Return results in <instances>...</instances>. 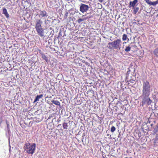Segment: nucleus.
Segmentation results:
<instances>
[{
	"instance_id": "19",
	"label": "nucleus",
	"mask_w": 158,
	"mask_h": 158,
	"mask_svg": "<svg viewBox=\"0 0 158 158\" xmlns=\"http://www.w3.org/2000/svg\"><path fill=\"white\" fill-rule=\"evenodd\" d=\"M63 126L64 129H67L68 127V125L67 123H65L63 124Z\"/></svg>"
},
{
	"instance_id": "6",
	"label": "nucleus",
	"mask_w": 158,
	"mask_h": 158,
	"mask_svg": "<svg viewBox=\"0 0 158 158\" xmlns=\"http://www.w3.org/2000/svg\"><path fill=\"white\" fill-rule=\"evenodd\" d=\"M89 9V7L88 5L81 3L80 6V10L81 12L84 13L86 12Z\"/></svg>"
},
{
	"instance_id": "11",
	"label": "nucleus",
	"mask_w": 158,
	"mask_h": 158,
	"mask_svg": "<svg viewBox=\"0 0 158 158\" xmlns=\"http://www.w3.org/2000/svg\"><path fill=\"white\" fill-rule=\"evenodd\" d=\"M2 12L3 14H4L6 17L8 18L9 17V15L8 13L7 10L6 8H3L2 10Z\"/></svg>"
},
{
	"instance_id": "18",
	"label": "nucleus",
	"mask_w": 158,
	"mask_h": 158,
	"mask_svg": "<svg viewBox=\"0 0 158 158\" xmlns=\"http://www.w3.org/2000/svg\"><path fill=\"white\" fill-rule=\"evenodd\" d=\"M131 47L130 45L126 46L125 49V51L127 52H129L131 50Z\"/></svg>"
},
{
	"instance_id": "3",
	"label": "nucleus",
	"mask_w": 158,
	"mask_h": 158,
	"mask_svg": "<svg viewBox=\"0 0 158 158\" xmlns=\"http://www.w3.org/2000/svg\"><path fill=\"white\" fill-rule=\"evenodd\" d=\"M122 41L120 39H117L114 41L109 42L108 44V47L109 49H119L120 50L121 46Z\"/></svg>"
},
{
	"instance_id": "21",
	"label": "nucleus",
	"mask_w": 158,
	"mask_h": 158,
	"mask_svg": "<svg viewBox=\"0 0 158 158\" xmlns=\"http://www.w3.org/2000/svg\"><path fill=\"white\" fill-rule=\"evenodd\" d=\"M154 131L155 133H158V124L156 126V127L154 128Z\"/></svg>"
},
{
	"instance_id": "4",
	"label": "nucleus",
	"mask_w": 158,
	"mask_h": 158,
	"mask_svg": "<svg viewBox=\"0 0 158 158\" xmlns=\"http://www.w3.org/2000/svg\"><path fill=\"white\" fill-rule=\"evenodd\" d=\"M35 144H31L30 143H27L24 146L25 150L26 152L29 154L32 155L35 152Z\"/></svg>"
},
{
	"instance_id": "30",
	"label": "nucleus",
	"mask_w": 158,
	"mask_h": 158,
	"mask_svg": "<svg viewBox=\"0 0 158 158\" xmlns=\"http://www.w3.org/2000/svg\"><path fill=\"white\" fill-rule=\"evenodd\" d=\"M126 43V42H123V43Z\"/></svg>"
},
{
	"instance_id": "8",
	"label": "nucleus",
	"mask_w": 158,
	"mask_h": 158,
	"mask_svg": "<svg viewBox=\"0 0 158 158\" xmlns=\"http://www.w3.org/2000/svg\"><path fill=\"white\" fill-rule=\"evenodd\" d=\"M145 1L148 4L150 5L156 6V4H158V0L153 2H152L150 1V0H145Z\"/></svg>"
},
{
	"instance_id": "25",
	"label": "nucleus",
	"mask_w": 158,
	"mask_h": 158,
	"mask_svg": "<svg viewBox=\"0 0 158 158\" xmlns=\"http://www.w3.org/2000/svg\"><path fill=\"white\" fill-rule=\"evenodd\" d=\"M7 127L8 128V130H9V129L10 125L7 123Z\"/></svg>"
},
{
	"instance_id": "28",
	"label": "nucleus",
	"mask_w": 158,
	"mask_h": 158,
	"mask_svg": "<svg viewBox=\"0 0 158 158\" xmlns=\"http://www.w3.org/2000/svg\"><path fill=\"white\" fill-rule=\"evenodd\" d=\"M102 157H103V158H105V157L104 156H103V155H102Z\"/></svg>"
},
{
	"instance_id": "29",
	"label": "nucleus",
	"mask_w": 158,
	"mask_h": 158,
	"mask_svg": "<svg viewBox=\"0 0 158 158\" xmlns=\"http://www.w3.org/2000/svg\"><path fill=\"white\" fill-rule=\"evenodd\" d=\"M156 17H158V14L157 15Z\"/></svg>"
},
{
	"instance_id": "17",
	"label": "nucleus",
	"mask_w": 158,
	"mask_h": 158,
	"mask_svg": "<svg viewBox=\"0 0 158 158\" xmlns=\"http://www.w3.org/2000/svg\"><path fill=\"white\" fill-rule=\"evenodd\" d=\"M134 10L133 13L134 14H136L139 10V8L138 7H135L132 8Z\"/></svg>"
},
{
	"instance_id": "22",
	"label": "nucleus",
	"mask_w": 158,
	"mask_h": 158,
	"mask_svg": "<svg viewBox=\"0 0 158 158\" xmlns=\"http://www.w3.org/2000/svg\"><path fill=\"white\" fill-rule=\"evenodd\" d=\"M116 130V128L114 126H112L110 128V131L113 132H114Z\"/></svg>"
},
{
	"instance_id": "12",
	"label": "nucleus",
	"mask_w": 158,
	"mask_h": 158,
	"mask_svg": "<svg viewBox=\"0 0 158 158\" xmlns=\"http://www.w3.org/2000/svg\"><path fill=\"white\" fill-rule=\"evenodd\" d=\"M39 52L42 56V58L45 60L46 61H47L48 60L47 57L44 54L41 52V51L40 50H39Z\"/></svg>"
},
{
	"instance_id": "9",
	"label": "nucleus",
	"mask_w": 158,
	"mask_h": 158,
	"mask_svg": "<svg viewBox=\"0 0 158 158\" xmlns=\"http://www.w3.org/2000/svg\"><path fill=\"white\" fill-rule=\"evenodd\" d=\"M138 2V0H134L133 1H130L129 3V7H132V8H134L135 7V5Z\"/></svg>"
},
{
	"instance_id": "23",
	"label": "nucleus",
	"mask_w": 158,
	"mask_h": 158,
	"mask_svg": "<svg viewBox=\"0 0 158 158\" xmlns=\"http://www.w3.org/2000/svg\"><path fill=\"white\" fill-rule=\"evenodd\" d=\"M68 12H66L64 15V18L66 19L67 18L68 16Z\"/></svg>"
},
{
	"instance_id": "1",
	"label": "nucleus",
	"mask_w": 158,
	"mask_h": 158,
	"mask_svg": "<svg viewBox=\"0 0 158 158\" xmlns=\"http://www.w3.org/2000/svg\"><path fill=\"white\" fill-rule=\"evenodd\" d=\"M42 21L39 19L37 20L36 21L35 28L38 34L40 37H43L44 35V29L43 28L41 24Z\"/></svg>"
},
{
	"instance_id": "24",
	"label": "nucleus",
	"mask_w": 158,
	"mask_h": 158,
	"mask_svg": "<svg viewBox=\"0 0 158 158\" xmlns=\"http://www.w3.org/2000/svg\"><path fill=\"white\" fill-rule=\"evenodd\" d=\"M129 82L130 83H134L135 82V81L133 80H131L129 81Z\"/></svg>"
},
{
	"instance_id": "31",
	"label": "nucleus",
	"mask_w": 158,
	"mask_h": 158,
	"mask_svg": "<svg viewBox=\"0 0 158 158\" xmlns=\"http://www.w3.org/2000/svg\"><path fill=\"white\" fill-rule=\"evenodd\" d=\"M132 158V157H130V158Z\"/></svg>"
},
{
	"instance_id": "27",
	"label": "nucleus",
	"mask_w": 158,
	"mask_h": 158,
	"mask_svg": "<svg viewBox=\"0 0 158 158\" xmlns=\"http://www.w3.org/2000/svg\"><path fill=\"white\" fill-rule=\"evenodd\" d=\"M99 2H103V0H98Z\"/></svg>"
},
{
	"instance_id": "14",
	"label": "nucleus",
	"mask_w": 158,
	"mask_h": 158,
	"mask_svg": "<svg viewBox=\"0 0 158 158\" xmlns=\"http://www.w3.org/2000/svg\"><path fill=\"white\" fill-rule=\"evenodd\" d=\"M153 53L155 56L158 57V47L154 50Z\"/></svg>"
},
{
	"instance_id": "16",
	"label": "nucleus",
	"mask_w": 158,
	"mask_h": 158,
	"mask_svg": "<svg viewBox=\"0 0 158 158\" xmlns=\"http://www.w3.org/2000/svg\"><path fill=\"white\" fill-rule=\"evenodd\" d=\"M51 102L55 105H58V106H60V102L58 101L57 100H52Z\"/></svg>"
},
{
	"instance_id": "15",
	"label": "nucleus",
	"mask_w": 158,
	"mask_h": 158,
	"mask_svg": "<svg viewBox=\"0 0 158 158\" xmlns=\"http://www.w3.org/2000/svg\"><path fill=\"white\" fill-rule=\"evenodd\" d=\"M156 135L155 137V138L154 139V143L156 144L158 143V133H156Z\"/></svg>"
},
{
	"instance_id": "5",
	"label": "nucleus",
	"mask_w": 158,
	"mask_h": 158,
	"mask_svg": "<svg viewBox=\"0 0 158 158\" xmlns=\"http://www.w3.org/2000/svg\"><path fill=\"white\" fill-rule=\"evenodd\" d=\"M150 95H142V106H143L144 105H149L151 104L152 103V100L149 98Z\"/></svg>"
},
{
	"instance_id": "13",
	"label": "nucleus",
	"mask_w": 158,
	"mask_h": 158,
	"mask_svg": "<svg viewBox=\"0 0 158 158\" xmlns=\"http://www.w3.org/2000/svg\"><path fill=\"white\" fill-rule=\"evenodd\" d=\"M88 17H86L83 18H79L77 20V22L79 23H80L82 21L86 20L88 19Z\"/></svg>"
},
{
	"instance_id": "7",
	"label": "nucleus",
	"mask_w": 158,
	"mask_h": 158,
	"mask_svg": "<svg viewBox=\"0 0 158 158\" xmlns=\"http://www.w3.org/2000/svg\"><path fill=\"white\" fill-rule=\"evenodd\" d=\"M48 16V14L45 10H40V13L39 14V16L40 19H45Z\"/></svg>"
},
{
	"instance_id": "26",
	"label": "nucleus",
	"mask_w": 158,
	"mask_h": 158,
	"mask_svg": "<svg viewBox=\"0 0 158 158\" xmlns=\"http://www.w3.org/2000/svg\"><path fill=\"white\" fill-rule=\"evenodd\" d=\"M2 119L1 118H0V125L2 123Z\"/></svg>"
},
{
	"instance_id": "2",
	"label": "nucleus",
	"mask_w": 158,
	"mask_h": 158,
	"mask_svg": "<svg viewBox=\"0 0 158 158\" xmlns=\"http://www.w3.org/2000/svg\"><path fill=\"white\" fill-rule=\"evenodd\" d=\"M151 86L148 81H144L143 82V87L142 90V95H150L151 92Z\"/></svg>"
},
{
	"instance_id": "10",
	"label": "nucleus",
	"mask_w": 158,
	"mask_h": 158,
	"mask_svg": "<svg viewBox=\"0 0 158 158\" xmlns=\"http://www.w3.org/2000/svg\"><path fill=\"white\" fill-rule=\"evenodd\" d=\"M43 97V94H40L39 95H37L35 99L34 102H36L39 101L40 99L42 98Z\"/></svg>"
},
{
	"instance_id": "20",
	"label": "nucleus",
	"mask_w": 158,
	"mask_h": 158,
	"mask_svg": "<svg viewBox=\"0 0 158 158\" xmlns=\"http://www.w3.org/2000/svg\"><path fill=\"white\" fill-rule=\"evenodd\" d=\"M127 38V36L126 34H123V35L122 40L123 41L126 40Z\"/></svg>"
}]
</instances>
